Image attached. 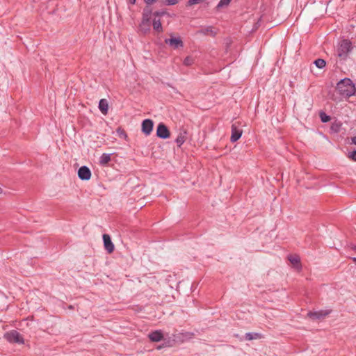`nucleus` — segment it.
<instances>
[{"label": "nucleus", "mask_w": 356, "mask_h": 356, "mask_svg": "<svg viewBox=\"0 0 356 356\" xmlns=\"http://www.w3.org/2000/svg\"><path fill=\"white\" fill-rule=\"evenodd\" d=\"M337 90L340 95L345 98H349L355 95L356 88L352 80L349 78H344L340 80L337 84Z\"/></svg>", "instance_id": "obj_1"}, {"label": "nucleus", "mask_w": 356, "mask_h": 356, "mask_svg": "<svg viewBox=\"0 0 356 356\" xmlns=\"http://www.w3.org/2000/svg\"><path fill=\"white\" fill-rule=\"evenodd\" d=\"M151 15L152 10L149 8H145L143 10L142 21L139 25V30L143 34H147L150 31Z\"/></svg>", "instance_id": "obj_2"}, {"label": "nucleus", "mask_w": 356, "mask_h": 356, "mask_svg": "<svg viewBox=\"0 0 356 356\" xmlns=\"http://www.w3.org/2000/svg\"><path fill=\"white\" fill-rule=\"evenodd\" d=\"M352 49L351 42L348 40H343L337 48V55L341 60H346Z\"/></svg>", "instance_id": "obj_3"}, {"label": "nucleus", "mask_w": 356, "mask_h": 356, "mask_svg": "<svg viewBox=\"0 0 356 356\" xmlns=\"http://www.w3.org/2000/svg\"><path fill=\"white\" fill-rule=\"evenodd\" d=\"M4 338L10 343L24 344V340L22 336L16 330H12L4 334Z\"/></svg>", "instance_id": "obj_4"}, {"label": "nucleus", "mask_w": 356, "mask_h": 356, "mask_svg": "<svg viewBox=\"0 0 356 356\" xmlns=\"http://www.w3.org/2000/svg\"><path fill=\"white\" fill-rule=\"evenodd\" d=\"M156 136L161 139H167L170 136L168 128L163 122L159 123L157 126Z\"/></svg>", "instance_id": "obj_5"}, {"label": "nucleus", "mask_w": 356, "mask_h": 356, "mask_svg": "<svg viewBox=\"0 0 356 356\" xmlns=\"http://www.w3.org/2000/svg\"><path fill=\"white\" fill-rule=\"evenodd\" d=\"M141 127L142 132L146 136H149L153 130L154 122L150 119H145L142 122Z\"/></svg>", "instance_id": "obj_6"}, {"label": "nucleus", "mask_w": 356, "mask_h": 356, "mask_svg": "<svg viewBox=\"0 0 356 356\" xmlns=\"http://www.w3.org/2000/svg\"><path fill=\"white\" fill-rule=\"evenodd\" d=\"M78 177L81 180H89L91 177V171L88 167L81 166L78 170Z\"/></svg>", "instance_id": "obj_7"}, {"label": "nucleus", "mask_w": 356, "mask_h": 356, "mask_svg": "<svg viewBox=\"0 0 356 356\" xmlns=\"http://www.w3.org/2000/svg\"><path fill=\"white\" fill-rule=\"evenodd\" d=\"M165 42L176 49L183 47L184 43L180 38H170L165 40Z\"/></svg>", "instance_id": "obj_8"}, {"label": "nucleus", "mask_w": 356, "mask_h": 356, "mask_svg": "<svg viewBox=\"0 0 356 356\" xmlns=\"http://www.w3.org/2000/svg\"><path fill=\"white\" fill-rule=\"evenodd\" d=\"M103 241L105 249L108 252L111 253L114 250V245L111 241V237L108 234H104L103 235Z\"/></svg>", "instance_id": "obj_9"}, {"label": "nucleus", "mask_w": 356, "mask_h": 356, "mask_svg": "<svg viewBox=\"0 0 356 356\" xmlns=\"http://www.w3.org/2000/svg\"><path fill=\"white\" fill-rule=\"evenodd\" d=\"M242 135V130L237 128L235 124L232 125V135L230 140L232 143L237 141Z\"/></svg>", "instance_id": "obj_10"}, {"label": "nucleus", "mask_w": 356, "mask_h": 356, "mask_svg": "<svg viewBox=\"0 0 356 356\" xmlns=\"http://www.w3.org/2000/svg\"><path fill=\"white\" fill-rule=\"evenodd\" d=\"M330 314L328 311H318V312H309L308 313V316H309L312 319H320L325 317Z\"/></svg>", "instance_id": "obj_11"}, {"label": "nucleus", "mask_w": 356, "mask_h": 356, "mask_svg": "<svg viewBox=\"0 0 356 356\" xmlns=\"http://www.w3.org/2000/svg\"><path fill=\"white\" fill-rule=\"evenodd\" d=\"M148 337L151 341L159 342L161 341V339L163 337V335L161 330H155L154 332H150L148 334Z\"/></svg>", "instance_id": "obj_12"}, {"label": "nucleus", "mask_w": 356, "mask_h": 356, "mask_svg": "<svg viewBox=\"0 0 356 356\" xmlns=\"http://www.w3.org/2000/svg\"><path fill=\"white\" fill-rule=\"evenodd\" d=\"M98 107L102 114L106 115L108 113V104L106 99H100Z\"/></svg>", "instance_id": "obj_13"}, {"label": "nucleus", "mask_w": 356, "mask_h": 356, "mask_svg": "<svg viewBox=\"0 0 356 356\" xmlns=\"http://www.w3.org/2000/svg\"><path fill=\"white\" fill-rule=\"evenodd\" d=\"M186 134L187 133L186 131L179 132L177 138L175 139V143L178 147H181L184 143L186 139Z\"/></svg>", "instance_id": "obj_14"}, {"label": "nucleus", "mask_w": 356, "mask_h": 356, "mask_svg": "<svg viewBox=\"0 0 356 356\" xmlns=\"http://www.w3.org/2000/svg\"><path fill=\"white\" fill-rule=\"evenodd\" d=\"M263 337V335L258 332H248L245 334V339L247 341H251L254 339H260Z\"/></svg>", "instance_id": "obj_15"}, {"label": "nucleus", "mask_w": 356, "mask_h": 356, "mask_svg": "<svg viewBox=\"0 0 356 356\" xmlns=\"http://www.w3.org/2000/svg\"><path fill=\"white\" fill-rule=\"evenodd\" d=\"M152 26H153V29L155 31H156L158 33L163 32V27H162L161 22V20L159 18H158V19L154 18L153 19Z\"/></svg>", "instance_id": "obj_16"}, {"label": "nucleus", "mask_w": 356, "mask_h": 356, "mask_svg": "<svg viewBox=\"0 0 356 356\" xmlns=\"http://www.w3.org/2000/svg\"><path fill=\"white\" fill-rule=\"evenodd\" d=\"M111 161V154L104 153L99 158V163L102 165H106Z\"/></svg>", "instance_id": "obj_17"}, {"label": "nucleus", "mask_w": 356, "mask_h": 356, "mask_svg": "<svg viewBox=\"0 0 356 356\" xmlns=\"http://www.w3.org/2000/svg\"><path fill=\"white\" fill-rule=\"evenodd\" d=\"M288 259L289 261L294 266H299L300 263V259L297 255H289L288 257Z\"/></svg>", "instance_id": "obj_18"}, {"label": "nucleus", "mask_w": 356, "mask_h": 356, "mask_svg": "<svg viewBox=\"0 0 356 356\" xmlns=\"http://www.w3.org/2000/svg\"><path fill=\"white\" fill-rule=\"evenodd\" d=\"M200 33L204 35L210 34L213 36H215L216 34V31L213 29L212 26H207L204 29L200 31Z\"/></svg>", "instance_id": "obj_19"}, {"label": "nucleus", "mask_w": 356, "mask_h": 356, "mask_svg": "<svg viewBox=\"0 0 356 356\" xmlns=\"http://www.w3.org/2000/svg\"><path fill=\"white\" fill-rule=\"evenodd\" d=\"M314 64L318 68L322 69L325 66L326 62L323 59L318 58L314 61Z\"/></svg>", "instance_id": "obj_20"}, {"label": "nucleus", "mask_w": 356, "mask_h": 356, "mask_svg": "<svg viewBox=\"0 0 356 356\" xmlns=\"http://www.w3.org/2000/svg\"><path fill=\"white\" fill-rule=\"evenodd\" d=\"M230 1L231 0H220L216 6V8L220 9L221 8L226 7L229 6Z\"/></svg>", "instance_id": "obj_21"}, {"label": "nucleus", "mask_w": 356, "mask_h": 356, "mask_svg": "<svg viewBox=\"0 0 356 356\" xmlns=\"http://www.w3.org/2000/svg\"><path fill=\"white\" fill-rule=\"evenodd\" d=\"M194 62V60L192 57L191 56H187L186 58H185V59L184 60V64L186 65V66H190Z\"/></svg>", "instance_id": "obj_22"}, {"label": "nucleus", "mask_w": 356, "mask_h": 356, "mask_svg": "<svg viewBox=\"0 0 356 356\" xmlns=\"http://www.w3.org/2000/svg\"><path fill=\"white\" fill-rule=\"evenodd\" d=\"M320 118L323 122H327L330 120V117L323 112L320 113Z\"/></svg>", "instance_id": "obj_23"}, {"label": "nucleus", "mask_w": 356, "mask_h": 356, "mask_svg": "<svg viewBox=\"0 0 356 356\" xmlns=\"http://www.w3.org/2000/svg\"><path fill=\"white\" fill-rule=\"evenodd\" d=\"M165 14H166V13L165 11H155L153 13H152V15L154 16V18H156V19L164 15Z\"/></svg>", "instance_id": "obj_24"}, {"label": "nucleus", "mask_w": 356, "mask_h": 356, "mask_svg": "<svg viewBox=\"0 0 356 356\" xmlns=\"http://www.w3.org/2000/svg\"><path fill=\"white\" fill-rule=\"evenodd\" d=\"M163 3L168 6L175 5L178 3V0H162Z\"/></svg>", "instance_id": "obj_25"}, {"label": "nucleus", "mask_w": 356, "mask_h": 356, "mask_svg": "<svg viewBox=\"0 0 356 356\" xmlns=\"http://www.w3.org/2000/svg\"><path fill=\"white\" fill-rule=\"evenodd\" d=\"M348 157L354 161H356V150L353 151L352 152H350L348 154Z\"/></svg>", "instance_id": "obj_26"}, {"label": "nucleus", "mask_w": 356, "mask_h": 356, "mask_svg": "<svg viewBox=\"0 0 356 356\" xmlns=\"http://www.w3.org/2000/svg\"><path fill=\"white\" fill-rule=\"evenodd\" d=\"M203 0H189L187 3L188 6H192L194 4L199 3L202 2Z\"/></svg>", "instance_id": "obj_27"}, {"label": "nucleus", "mask_w": 356, "mask_h": 356, "mask_svg": "<svg viewBox=\"0 0 356 356\" xmlns=\"http://www.w3.org/2000/svg\"><path fill=\"white\" fill-rule=\"evenodd\" d=\"M331 129L334 131L338 132L339 131V129H340V125H339L337 124H332V127H331Z\"/></svg>", "instance_id": "obj_28"}, {"label": "nucleus", "mask_w": 356, "mask_h": 356, "mask_svg": "<svg viewBox=\"0 0 356 356\" xmlns=\"http://www.w3.org/2000/svg\"><path fill=\"white\" fill-rule=\"evenodd\" d=\"M117 132L119 134L120 136H127V134L124 132V131H123L120 128L118 129Z\"/></svg>", "instance_id": "obj_29"}, {"label": "nucleus", "mask_w": 356, "mask_h": 356, "mask_svg": "<svg viewBox=\"0 0 356 356\" xmlns=\"http://www.w3.org/2000/svg\"><path fill=\"white\" fill-rule=\"evenodd\" d=\"M145 2L148 5H152L153 3L156 1V0H144Z\"/></svg>", "instance_id": "obj_30"}, {"label": "nucleus", "mask_w": 356, "mask_h": 356, "mask_svg": "<svg viewBox=\"0 0 356 356\" xmlns=\"http://www.w3.org/2000/svg\"><path fill=\"white\" fill-rule=\"evenodd\" d=\"M351 143L356 145V136L351 138Z\"/></svg>", "instance_id": "obj_31"}, {"label": "nucleus", "mask_w": 356, "mask_h": 356, "mask_svg": "<svg viewBox=\"0 0 356 356\" xmlns=\"http://www.w3.org/2000/svg\"><path fill=\"white\" fill-rule=\"evenodd\" d=\"M128 1H129V2L131 4H133V5H134V4H135V3H136V0H128Z\"/></svg>", "instance_id": "obj_32"}, {"label": "nucleus", "mask_w": 356, "mask_h": 356, "mask_svg": "<svg viewBox=\"0 0 356 356\" xmlns=\"http://www.w3.org/2000/svg\"><path fill=\"white\" fill-rule=\"evenodd\" d=\"M353 260L356 263V257L353 258Z\"/></svg>", "instance_id": "obj_33"}, {"label": "nucleus", "mask_w": 356, "mask_h": 356, "mask_svg": "<svg viewBox=\"0 0 356 356\" xmlns=\"http://www.w3.org/2000/svg\"><path fill=\"white\" fill-rule=\"evenodd\" d=\"M1 191H2V190H1V188H0V193H1Z\"/></svg>", "instance_id": "obj_34"}]
</instances>
